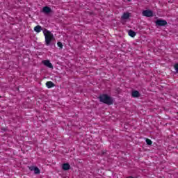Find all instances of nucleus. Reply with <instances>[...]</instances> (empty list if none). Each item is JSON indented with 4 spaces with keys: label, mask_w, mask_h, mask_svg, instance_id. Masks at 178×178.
Returning a JSON list of instances; mask_svg holds the SVG:
<instances>
[{
    "label": "nucleus",
    "mask_w": 178,
    "mask_h": 178,
    "mask_svg": "<svg viewBox=\"0 0 178 178\" xmlns=\"http://www.w3.org/2000/svg\"><path fill=\"white\" fill-rule=\"evenodd\" d=\"M34 173L35 175H40L41 173L40 168H38V167L35 168Z\"/></svg>",
    "instance_id": "ddd939ff"
},
{
    "label": "nucleus",
    "mask_w": 178,
    "mask_h": 178,
    "mask_svg": "<svg viewBox=\"0 0 178 178\" xmlns=\"http://www.w3.org/2000/svg\"><path fill=\"white\" fill-rule=\"evenodd\" d=\"M43 35L44 36L45 45L47 47L51 45V42L55 40L54 37V33H51L50 31L47 29H44Z\"/></svg>",
    "instance_id": "f257e3e1"
},
{
    "label": "nucleus",
    "mask_w": 178,
    "mask_h": 178,
    "mask_svg": "<svg viewBox=\"0 0 178 178\" xmlns=\"http://www.w3.org/2000/svg\"><path fill=\"white\" fill-rule=\"evenodd\" d=\"M35 166L32 165L29 167V170H31V172H34L35 169Z\"/></svg>",
    "instance_id": "f3484780"
},
{
    "label": "nucleus",
    "mask_w": 178,
    "mask_h": 178,
    "mask_svg": "<svg viewBox=\"0 0 178 178\" xmlns=\"http://www.w3.org/2000/svg\"><path fill=\"white\" fill-rule=\"evenodd\" d=\"M140 92H138V90H134L131 92V97H133V98H139V97H140Z\"/></svg>",
    "instance_id": "423d86ee"
},
{
    "label": "nucleus",
    "mask_w": 178,
    "mask_h": 178,
    "mask_svg": "<svg viewBox=\"0 0 178 178\" xmlns=\"http://www.w3.org/2000/svg\"><path fill=\"white\" fill-rule=\"evenodd\" d=\"M42 63L44 65V66H47V67H49V69H54V65H52V63H51V61L49 60H43Z\"/></svg>",
    "instance_id": "39448f33"
},
{
    "label": "nucleus",
    "mask_w": 178,
    "mask_h": 178,
    "mask_svg": "<svg viewBox=\"0 0 178 178\" xmlns=\"http://www.w3.org/2000/svg\"><path fill=\"white\" fill-rule=\"evenodd\" d=\"M57 45H58V47L60 48L61 49H62V48H63V44L60 42H58Z\"/></svg>",
    "instance_id": "2eb2a0df"
},
{
    "label": "nucleus",
    "mask_w": 178,
    "mask_h": 178,
    "mask_svg": "<svg viewBox=\"0 0 178 178\" xmlns=\"http://www.w3.org/2000/svg\"><path fill=\"white\" fill-rule=\"evenodd\" d=\"M128 1V2H130L131 0H127Z\"/></svg>",
    "instance_id": "a211bd4d"
},
{
    "label": "nucleus",
    "mask_w": 178,
    "mask_h": 178,
    "mask_svg": "<svg viewBox=\"0 0 178 178\" xmlns=\"http://www.w3.org/2000/svg\"><path fill=\"white\" fill-rule=\"evenodd\" d=\"M34 31H35V33H41V31L42 30V27L40 25H37L34 27L33 29Z\"/></svg>",
    "instance_id": "1a4fd4ad"
},
{
    "label": "nucleus",
    "mask_w": 178,
    "mask_h": 178,
    "mask_svg": "<svg viewBox=\"0 0 178 178\" xmlns=\"http://www.w3.org/2000/svg\"><path fill=\"white\" fill-rule=\"evenodd\" d=\"M143 16L145 17H152L154 16V13L151 10H145L142 13Z\"/></svg>",
    "instance_id": "7ed1b4c3"
},
{
    "label": "nucleus",
    "mask_w": 178,
    "mask_h": 178,
    "mask_svg": "<svg viewBox=\"0 0 178 178\" xmlns=\"http://www.w3.org/2000/svg\"><path fill=\"white\" fill-rule=\"evenodd\" d=\"M46 87H47V88H52L53 87H55V83L52 81H47L46 83Z\"/></svg>",
    "instance_id": "9b49d317"
},
{
    "label": "nucleus",
    "mask_w": 178,
    "mask_h": 178,
    "mask_svg": "<svg viewBox=\"0 0 178 178\" xmlns=\"http://www.w3.org/2000/svg\"><path fill=\"white\" fill-rule=\"evenodd\" d=\"M174 69L177 73H178V63L174 65Z\"/></svg>",
    "instance_id": "dca6fc26"
},
{
    "label": "nucleus",
    "mask_w": 178,
    "mask_h": 178,
    "mask_svg": "<svg viewBox=\"0 0 178 178\" xmlns=\"http://www.w3.org/2000/svg\"><path fill=\"white\" fill-rule=\"evenodd\" d=\"M51 12H52V10L51 9V8L48 7V6H44L42 8V13H51Z\"/></svg>",
    "instance_id": "0eeeda50"
},
{
    "label": "nucleus",
    "mask_w": 178,
    "mask_h": 178,
    "mask_svg": "<svg viewBox=\"0 0 178 178\" xmlns=\"http://www.w3.org/2000/svg\"><path fill=\"white\" fill-rule=\"evenodd\" d=\"M0 98H1V97L0 96Z\"/></svg>",
    "instance_id": "6ab92c4d"
},
{
    "label": "nucleus",
    "mask_w": 178,
    "mask_h": 178,
    "mask_svg": "<svg viewBox=\"0 0 178 178\" xmlns=\"http://www.w3.org/2000/svg\"><path fill=\"white\" fill-rule=\"evenodd\" d=\"M146 143L147 145H152V140H151V139L146 138Z\"/></svg>",
    "instance_id": "4468645a"
},
{
    "label": "nucleus",
    "mask_w": 178,
    "mask_h": 178,
    "mask_svg": "<svg viewBox=\"0 0 178 178\" xmlns=\"http://www.w3.org/2000/svg\"><path fill=\"white\" fill-rule=\"evenodd\" d=\"M168 24V22L165 19H157L156 21V26H159L160 27H162L163 26H166Z\"/></svg>",
    "instance_id": "20e7f679"
},
{
    "label": "nucleus",
    "mask_w": 178,
    "mask_h": 178,
    "mask_svg": "<svg viewBox=\"0 0 178 178\" xmlns=\"http://www.w3.org/2000/svg\"><path fill=\"white\" fill-rule=\"evenodd\" d=\"M129 35L130 37H136V32H134V31H132V30H130V31H129Z\"/></svg>",
    "instance_id": "f8f14e48"
},
{
    "label": "nucleus",
    "mask_w": 178,
    "mask_h": 178,
    "mask_svg": "<svg viewBox=\"0 0 178 178\" xmlns=\"http://www.w3.org/2000/svg\"><path fill=\"white\" fill-rule=\"evenodd\" d=\"M130 18V13H124L122 16L121 17V19L122 20H127V19Z\"/></svg>",
    "instance_id": "6e6552de"
},
{
    "label": "nucleus",
    "mask_w": 178,
    "mask_h": 178,
    "mask_svg": "<svg viewBox=\"0 0 178 178\" xmlns=\"http://www.w3.org/2000/svg\"><path fill=\"white\" fill-rule=\"evenodd\" d=\"M63 170H69L70 169V164L65 163L63 164Z\"/></svg>",
    "instance_id": "9d476101"
},
{
    "label": "nucleus",
    "mask_w": 178,
    "mask_h": 178,
    "mask_svg": "<svg viewBox=\"0 0 178 178\" xmlns=\"http://www.w3.org/2000/svg\"><path fill=\"white\" fill-rule=\"evenodd\" d=\"M98 99L102 104H106V105H113V98L106 94L100 95Z\"/></svg>",
    "instance_id": "f03ea898"
}]
</instances>
